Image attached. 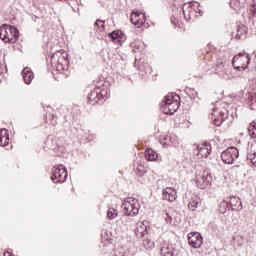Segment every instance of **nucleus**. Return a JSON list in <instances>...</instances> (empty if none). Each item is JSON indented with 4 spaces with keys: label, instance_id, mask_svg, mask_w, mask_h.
<instances>
[{
    "label": "nucleus",
    "instance_id": "obj_27",
    "mask_svg": "<svg viewBox=\"0 0 256 256\" xmlns=\"http://www.w3.org/2000/svg\"><path fill=\"white\" fill-rule=\"evenodd\" d=\"M227 110L228 112V119L229 121H233V119H235V117H237V108L231 106L229 107L228 106V109L227 108H224L223 111Z\"/></svg>",
    "mask_w": 256,
    "mask_h": 256
},
{
    "label": "nucleus",
    "instance_id": "obj_30",
    "mask_svg": "<svg viewBox=\"0 0 256 256\" xmlns=\"http://www.w3.org/2000/svg\"><path fill=\"white\" fill-rule=\"evenodd\" d=\"M230 209L231 208L229 207V204L227 202L224 201L220 204L219 211L222 215H225Z\"/></svg>",
    "mask_w": 256,
    "mask_h": 256
},
{
    "label": "nucleus",
    "instance_id": "obj_6",
    "mask_svg": "<svg viewBox=\"0 0 256 256\" xmlns=\"http://www.w3.org/2000/svg\"><path fill=\"white\" fill-rule=\"evenodd\" d=\"M51 65L53 69L61 72L65 71L67 67H69V55L67 52H58L52 55L51 57Z\"/></svg>",
    "mask_w": 256,
    "mask_h": 256
},
{
    "label": "nucleus",
    "instance_id": "obj_3",
    "mask_svg": "<svg viewBox=\"0 0 256 256\" xmlns=\"http://www.w3.org/2000/svg\"><path fill=\"white\" fill-rule=\"evenodd\" d=\"M176 97V99H175ZM178 99V100H177ZM181 100V97L179 95L175 94H168L164 97V100L161 103V108L163 113L165 115H173L176 113V111L179 109V101Z\"/></svg>",
    "mask_w": 256,
    "mask_h": 256
},
{
    "label": "nucleus",
    "instance_id": "obj_15",
    "mask_svg": "<svg viewBox=\"0 0 256 256\" xmlns=\"http://www.w3.org/2000/svg\"><path fill=\"white\" fill-rule=\"evenodd\" d=\"M247 36V26L244 24H236L234 25V30L231 32V37L235 38L236 41H239V39H245Z\"/></svg>",
    "mask_w": 256,
    "mask_h": 256
},
{
    "label": "nucleus",
    "instance_id": "obj_36",
    "mask_svg": "<svg viewBox=\"0 0 256 256\" xmlns=\"http://www.w3.org/2000/svg\"><path fill=\"white\" fill-rule=\"evenodd\" d=\"M245 102L247 103V105H249L250 109H255L253 108V103H255V98L253 97V95L249 94L248 97L245 99Z\"/></svg>",
    "mask_w": 256,
    "mask_h": 256
},
{
    "label": "nucleus",
    "instance_id": "obj_16",
    "mask_svg": "<svg viewBox=\"0 0 256 256\" xmlns=\"http://www.w3.org/2000/svg\"><path fill=\"white\" fill-rule=\"evenodd\" d=\"M130 21L133 25H135V27H141L143 23L147 21V18L145 17V14L139 12L138 10H133Z\"/></svg>",
    "mask_w": 256,
    "mask_h": 256
},
{
    "label": "nucleus",
    "instance_id": "obj_32",
    "mask_svg": "<svg viewBox=\"0 0 256 256\" xmlns=\"http://www.w3.org/2000/svg\"><path fill=\"white\" fill-rule=\"evenodd\" d=\"M192 9H193L194 13H196V15L198 13V15L200 17H203V10H201V4H199L197 2L194 3V6H192Z\"/></svg>",
    "mask_w": 256,
    "mask_h": 256
},
{
    "label": "nucleus",
    "instance_id": "obj_10",
    "mask_svg": "<svg viewBox=\"0 0 256 256\" xmlns=\"http://www.w3.org/2000/svg\"><path fill=\"white\" fill-rule=\"evenodd\" d=\"M239 158V150L236 147H228L221 153V159L226 165H233L235 159Z\"/></svg>",
    "mask_w": 256,
    "mask_h": 256
},
{
    "label": "nucleus",
    "instance_id": "obj_20",
    "mask_svg": "<svg viewBox=\"0 0 256 256\" xmlns=\"http://www.w3.org/2000/svg\"><path fill=\"white\" fill-rule=\"evenodd\" d=\"M9 145V130L2 128L0 131V147Z\"/></svg>",
    "mask_w": 256,
    "mask_h": 256
},
{
    "label": "nucleus",
    "instance_id": "obj_9",
    "mask_svg": "<svg viewBox=\"0 0 256 256\" xmlns=\"http://www.w3.org/2000/svg\"><path fill=\"white\" fill-rule=\"evenodd\" d=\"M67 168L63 165L54 166L52 168L51 181L53 183H65L67 181Z\"/></svg>",
    "mask_w": 256,
    "mask_h": 256
},
{
    "label": "nucleus",
    "instance_id": "obj_25",
    "mask_svg": "<svg viewBox=\"0 0 256 256\" xmlns=\"http://www.w3.org/2000/svg\"><path fill=\"white\" fill-rule=\"evenodd\" d=\"M158 158L159 155H157V152H155V150L150 148L145 151L146 161H157Z\"/></svg>",
    "mask_w": 256,
    "mask_h": 256
},
{
    "label": "nucleus",
    "instance_id": "obj_19",
    "mask_svg": "<svg viewBox=\"0 0 256 256\" xmlns=\"http://www.w3.org/2000/svg\"><path fill=\"white\" fill-rule=\"evenodd\" d=\"M22 77H23V81H24V83H26V85H31L33 79H35V74H33V71L31 70V68L25 67L22 70Z\"/></svg>",
    "mask_w": 256,
    "mask_h": 256
},
{
    "label": "nucleus",
    "instance_id": "obj_18",
    "mask_svg": "<svg viewBox=\"0 0 256 256\" xmlns=\"http://www.w3.org/2000/svg\"><path fill=\"white\" fill-rule=\"evenodd\" d=\"M162 199H164L165 201H169L170 203H173V201L177 199V192L172 188H166L162 192Z\"/></svg>",
    "mask_w": 256,
    "mask_h": 256
},
{
    "label": "nucleus",
    "instance_id": "obj_4",
    "mask_svg": "<svg viewBox=\"0 0 256 256\" xmlns=\"http://www.w3.org/2000/svg\"><path fill=\"white\" fill-rule=\"evenodd\" d=\"M0 39L4 41V43H17V40L19 39V29L12 25H1Z\"/></svg>",
    "mask_w": 256,
    "mask_h": 256
},
{
    "label": "nucleus",
    "instance_id": "obj_42",
    "mask_svg": "<svg viewBox=\"0 0 256 256\" xmlns=\"http://www.w3.org/2000/svg\"><path fill=\"white\" fill-rule=\"evenodd\" d=\"M221 67H223V64H220L217 68V71H219V69H221Z\"/></svg>",
    "mask_w": 256,
    "mask_h": 256
},
{
    "label": "nucleus",
    "instance_id": "obj_22",
    "mask_svg": "<svg viewBox=\"0 0 256 256\" xmlns=\"http://www.w3.org/2000/svg\"><path fill=\"white\" fill-rule=\"evenodd\" d=\"M141 58L139 56H135V66L138 67L139 71H143L144 73H150L151 67L149 64H140Z\"/></svg>",
    "mask_w": 256,
    "mask_h": 256
},
{
    "label": "nucleus",
    "instance_id": "obj_12",
    "mask_svg": "<svg viewBox=\"0 0 256 256\" xmlns=\"http://www.w3.org/2000/svg\"><path fill=\"white\" fill-rule=\"evenodd\" d=\"M194 155H197L198 159H207L209 155H211V144L204 143V144H194Z\"/></svg>",
    "mask_w": 256,
    "mask_h": 256
},
{
    "label": "nucleus",
    "instance_id": "obj_21",
    "mask_svg": "<svg viewBox=\"0 0 256 256\" xmlns=\"http://www.w3.org/2000/svg\"><path fill=\"white\" fill-rule=\"evenodd\" d=\"M230 7L240 13L241 9H245V0H230Z\"/></svg>",
    "mask_w": 256,
    "mask_h": 256
},
{
    "label": "nucleus",
    "instance_id": "obj_5",
    "mask_svg": "<svg viewBox=\"0 0 256 256\" xmlns=\"http://www.w3.org/2000/svg\"><path fill=\"white\" fill-rule=\"evenodd\" d=\"M44 149L50 153V155H56L61 157L65 153V146L61 145V141L53 136H48L45 141Z\"/></svg>",
    "mask_w": 256,
    "mask_h": 256
},
{
    "label": "nucleus",
    "instance_id": "obj_33",
    "mask_svg": "<svg viewBox=\"0 0 256 256\" xmlns=\"http://www.w3.org/2000/svg\"><path fill=\"white\" fill-rule=\"evenodd\" d=\"M164 219L166 223H169L170 225H175V221H173V214L169 212L164 213Z\"/></svg>",
    "mask_w": 256,
    "mask_h": 256
},
{
    "label": "nucleus",
    "instance_id": "obj_13",
    "mask_svg": "<svg viewBox=\"0 0 256 256\" xmlns=\"http://www.w3.org/2000/svg\"><path fill=\"white\" fill-rule=\"evenodd\" d=\"M229 119V112L227 110H220L219 112L217 109L213 108L212 110V121H214V125L216 127H221L224 121Z\"/></svg>",
    "mask_w": 256,
    "mask_h": 256
},
{
    "label": "nucleus",
    "instance_id": "obj_29",
    "mask_svg": "<svg viewBox=\"0 0 256 256\" xmlns=\"http://www.w3.org/2000/svg\"><path fill=\"white\" fill-rule=\"evenodd\" d=\"M186 93H187L188 97H190V99H192V101L197 100L199 97V93L194 88H187Z\"/></svg>",
    "mask_w": 256,
    "mask_h": 256
},
{
    "label": "nucleus",
    "instance_id": "obj_41",
    "mask_svg": "<svg viewBox=\"0 0 256 256\" xmlns=\"http://www.w3.org/2000/svg\"><path fill=\"white\" fill-rule=\"evenodd\" d=\"M223 79H229V75H227V72L219 73Z\"/></svg>",
    "mask_w": 256,
    "mask_h": 256
},
{
    "label": "nucleus",
    "instance_id": "obj_7",
    "mask_svg": "<svg viewBox=\"0 0 256 256\" xmlns=\"http://www.w3.org/2000/svg\"><path fill=\"white\" fill-rule=\"evenodd\" d=\"M249 63H251V54L247 52H240L238 55L234 56L232 59V67L236 71H245L247 67H249Z\"/></svg>",
    "mask_w": 256,
    "mask_h": 256
},
{
    "label": "nucleus",
    "instance_id": "obj_43",
    "mask_svg": "<svg viewBox=\"0 0 256 256\" xmlns=\"http://www.w3.org/2000/svg\"><path fill=\"white\" fill-rule=\"evenodd\" d=\"M7 255H9V253H4V256H7Z\"/></svg>",
    "mask_w": 256,
    "mask_h": 256
},
{
    "label": "nucleus",
    "instance_id": "obj_40",
    "mask_svg": "<svg viewBox=\"0 0 256 256\" xmlns=\"http://www.w3.org/2000/svg\"><path fill=\"white\" fill-rule=\"evenodd\" d=\"M52 125H57V116L52 115V121H51Z\"/></svg>",
    "mask_w": 256,
    "mask_h": 256
},
{
    "label": "nucleus",
    "instance_id": "obj_8",
    "mask_svg": "<svg viewBox=\"0 0 256 256\" xmlns=\"http://www.w3.org/2000/svg\"><path fill=\"white\" fill-rule=\"evenodd\" d=\"M124 214L128 217H135L139 214V200L135 198H128L122 203Z\"/></svg>",
    "mask_w": 256,
    "mask_h": 256
},
{
    "label": "nucleus",
    "instance_id": "obj_24",
    "mask_svg": "<svg viewBox=\"0 0 256 256\" xmlns=\"http://www.w3.org/2000/svg\"><path fill=\"white\" fill-rule=\"evenodd\" d=\"M78 137L81 139V141H84V143H91V141L95 139V134H87L81 130L78 132Z\"/></svg>",
    "mask_w": 256,
    "mask_h": 256
},
{
    "label": "nucleus",
    "instance_id": "obj_28",
    "mask_svg": "<svg viewBox=\"0 0 256 256\" xmlns=\"http://www.w3.org/2000/svg\"><path fill=\"white\" fill-rule=\"evenodd\" d=\"M133 53H141L143 51V45L139 41H134L130 44Z\"/></svg>",
    "mask_w": 256,
    "mask_h": 256
},
{
    "label": "nucleus",
    "instance_id": "obj_2",
    "mask_svg": "<svg viewBox=\"0 0 256 256\" xmlns=\"http://www.w3.org/2000/svg\"><path fill=\"white\" fill-rule=\"evenodd\" d=\"M107 88L94 87L87 96V103L90 105H103L107 101Z\"/></svg>",
    "mask_w": 256,
    "mask_h": 256
},
{
    "label": "nucleus",
    "instance_id": "obj_1",
    "mask_svg": "<svg viewBox=\"0 0 256 256\" xmlns=\"http://www.w3.org/2000/svg\"><path fill=\"white\" fill-rule=\"evenodd\" d=\"M195 3L197 2L190 1L189 3H184L183 7L179 10V14L177 16H175V14L172 15L171 21L175 27L179 26V17H181V11L186 21H195V19H197V14L193 10Z\"/></svg>",
    "mask_w": 256,
    "mask_h": 256
},
{
    "label": "nucleus",
    "instance_id": "obj_34",
    "mask_svg": "<svg viewBox=\"0 0 256 256\" xmlns=\"http://www.w3.org/2000/svg\"><path fill=\"white\" fill-rule=\"evenodd\" d=\"M115 217H117V210L114 208L108 209L107 218L110 219V221H112V219H115Z\"/></svg>",
    "mask_w": 256,
    "mask_h": 256
},
{
    "label": "nucleus",
    "instance_id": "obj_39",
    "mask_svg": "<svg viewBox=\"0 0 256 256\" xmlns=\"http://www.w3.org/2000/svg\"><path fill=\"white\" fill-rule=\"evenodd\" d=\"M125 39H126L125 34H123V32H121V35H119L116 40L119 43H123V41H125Z\"/></svg>",
    "mask_w": 256,
    "mask_h": 256
},
{
    "label": "nucleus",
    "instance_id": "obj_11",
    "mask_svg": "<svg viewBox=\"0 0 256 256\" xmlns=\"http://www.w3.org/2000/svg\"><path fill=\"white\" fill-rule=\"evenodd\" d=\"M213 181V175L209 170H205L202 175L196 177V185L198 189H207Z\"/></svg>",
    "mask_w": 256,
    "mask_h": 256
},
{
    "label": "nucleus",
    "instance_id": "obj_37",
    "mask_svg": "<svg viewBox=\"0 0 256 256\" xmlns=\"http://www.w3.org/2000/svg\"><path fill=\"white\" fill-rule=\"evenodd\" d=\"M95 26L99 28L100 31H105V21L103 20H96Z\"/></svg>",
    "mask_w": 256,
    "mask_h": 256
},
{
    "label": "nucleus",
    "instance_id": "obj_38",
    "mask_svg": "<svg viewBox=\"0 0 256 256\" xmlns=\"http://www.w3.org/2000/svg\"><path fill=\"white\" fill-rule=\"evenodd\" d=\"M250 11H251L253 17H256V2H255V0H253V3L250 6Z\"/></svg>",
    "mask_w": 256,
    "mask_h": 256
},
{
    "label": "nucleus",
    "instance_id": "obj_35",
    "mask_svg": "<svg viewBox=\"0 0 256 256\" xmlns=\"http://www.w3.org/2000/svg\"><path fill=\"white\" fill-rule=\"evenodd\" d=\"M121 35V30H115L112 31L111 33L108 34V37H110V39L112 41H117V37Z\"/></svg>",
    "mask_w": 256,
    "mask_h": 256
},
{
    "label": "nucleus",
    "instance_id": "obj_14",
    "mask_svg": "<svg viewBox=\"0 0 256 256\" xmlns=\"http://www.w3.org/2000/svg\"><path fill=\"white\" fill-rule=\"evenodd\" d=\"M188 243L193 249H199L203 245V236L199 232H191L188 234Z\"/></svg>",
    "mask_w": 256,
    "mask_h": 256
},
{
    "label": "nucleus",
    "instance_id": "obj_26",
    "mask_svg": "<svg viewBox=\"0 0 256 256\" xmlns=\"http://www.w3.org/2000/svg\"><path fill=\"white\" fill-rule=\"evenodd\" d=\"M199 203H200V198L195 196L190 200L188 204V208L190 209V211H196L197 208L199 207Z\"/></svg>",
    "mask_w": 256,
    "mask_h": 256
},
{
    "label": "nucleus",
    "instance_id": "obj_17",
    "mask_svg": "<svg viewBox=\"0 0 256 256\" xmlns=\"http://www.w3.org/2000/svg\"><path fill=\"white\" fill-rule=\"evenodd\" d=\"M229 206L232 211H243V201H241V198L237 196H230Z\"/></svg>",
    "mask_w": 256,
    "mask_h": 256
},
{
    "label": "nucleus",
    "instance_id": "obj_23",
    "mask_svg": "<svg viewBox=\"0 0 256 256\" xmlns=\"http://www.w3.org/2000/svg\"><path fill=\"white\" fill-rule=\"evenodd\" d=\"M161 255L163 256H174L175 255V245L169 244L161 248Z\"/></svg>",
    "mask_w": 256,
    "mask_h": 256
},
{
    "label": "nucleus",
    "instance_id": "obj_31",
    "mask_svg": "<svg viewBox=\"0 0 256 256\" xmlns=\"http://www.w3.org/2000/svg\"><path fill=\"white\" fill-rule=\"evenodd\" d=\"M143 245L145 247V249H147V251L153 249V247H155V242H153V240L151 239H146L143 242Z\"/></svg>",
    "mask_w": 256,
    "mask_h": 256
}]
</instances>
